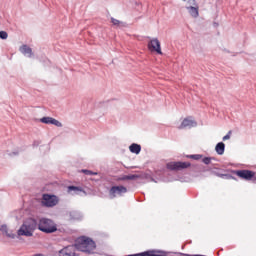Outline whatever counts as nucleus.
Segmentation results:
<instances>
[{"label": "nucleus", "instance_id": "nucleus-16", "mask_svg": "<svg viewBox=\"0 0 256 256\" xmlns=\"http://www.w3.org/2000/svg\"><path fill=\"white\" fill-rule=\"evenodd\" d=\"M64 249H65L67 255H69V256H76V254H75V246L70 245V246L64 247Z\"/></svg>", "mask_w": 256, "mask_h": 256}, {"label": "nucleus", "instance_id": "nucleus-29", "mask_svg": "<svg viewBox=\"0 0 256 256\" xmlns=\"http://www.w3.org/2000/svg\"><path fill=\"white\" fill-rule=\"evenodd\" d=\"M222 179H235V177H233L231 174H224L223 178Z\"/></svg>", "mask_w": 256, "mask_h": 256}, {"label": "nucleus", "instance_id": "nucleus-26", "mask_svg": "<svg viewBox=\"0 0 256 256\" xmlns=\"http://www.w3.org/2000/svg\"><path fill=\"white\" fill-rule=\"evenodd\" d=\"M111 23H113L114 25H122L123 26V22H121L115 18H111Z\"/></svg>", "mask_w": 256, "mask_h": 256}, {"label": "nucleus", "instance_id": "nucleus-24", "mask_svg": "<svg viewBox=\"0 0 256 256\" xmlns=\"http://www.w3.org/2000/svg\"><path fill=\"white\" fill-rule=\"evenodd\" d=\"M7 37H9V34L6 31H0V39L5 40Z\"/></svg>", "mask_w": 256, "mask_h": 256}, {"label": "nucleus", "instance_id": "nucleus-32", "mask_svg": "<svg viewBox=\"0 0 256 256\" xmlns=\"http://www.w3.org/2000/svg\"><path fill=\"white\" fill-rule=\"evenodd\" d=\"M9 155H19V152H12L11 154Z\"/></svg>", "mask_w": 256, "mask_h": 256}, {"label": "nucleus", "instance_id": "nucleus-31", "mask_svg": "<svg viewBox=\"0 0 256 256\" xmlns=\"http://www.w3.org/2000/svg\"><path fill=\"white\" fill-rule=\"evenodd\" d=\"M217 177H220L221 179H223L224 177V174H221V173H216Z\"/></svg>", "mask_w": 256, "mask_h": 256}, {"label": "nucleus", "instance_id": "nucleus-11", "mask_svg": "<svg viewBox=\"0 0 256 256\" xmlns=\"http://www.w3.org/2000/svg\"><path fill=\"white\" fill-rule=\"evenodd\" d=\"M19 51L25 57H29V58L33 57V49H31V47H29L28 45H22Z\"/></svg>", "mask_w": 256, "mask_h": 256}, {"label": "nucleus", "instance_id": "nucleus-21", "mask_svg": "<svg viewBox=\"0 0 256 256\" xmlns=\"http://www.w3.org/2000/svg\"><path fill=\"white\" fill-rule=\"evenodd\" d=\"M81 171H82V173H84V175H99L98 172H94V171L87 170V169H82Z\"/></svg>", "mask_w": 256, "mask_h": 256}, {"label": "nucleus", "instance_id": "nucleus-15", "mask_svg": "<svg viewBox=\"0 0 256 256\" xmlns=\"http://www.w3.org/2000/svg\"><path fill=\"white\" fill-rule=\"evenodd\" d=\"M72 191L74 192L75 195H79V193H81L83 189L77 186H68V193H72Z\"/></svg>", "mask_w": 256, "mask_h": 256}, {"label": "nucleus", "instance_id": "nucleus-33", "mask_svg": "<svg viewBox=\"0 0 256 256\" xmlns=\"http://www.w3.org/2000/svg\"><path fill=\"white\" fill-rule=\"evenodd\" d=\"M254 181H256V176L254 177Z\"/></svg>", "mask_w": 256, "mask_h": 256}, {"label": "nucleus", "instance_id": "nucleus-13", "mask_svg": "<svg viewBox=\"0 0 256 256\" xmlns=\"http://www.w3.org/2000/svg\"><path fill=\"white\" fill-rule=\"evenodd\" d=\"M130 152L135 153V155H139L141 153V145L137 143H133L129 146Z\"/></svg>", "mask_w": 256, "mask_h": 256}, {"label": "nucleus", "instance_id": "nucleus-17", "mask_svg": "<svg viewBox=\"0 0 256 256\" xmlns=\"http://www.w3.org/2000/svg\"><path fill=\"white\" fill-rule=\"evenodd\" d=\"M53 120V117H43L40 119L41 123H44L45 125H51V121Z\"/></svg>", "mask_w": 256, "mask_h": 256}, {"label": "nucleus", "instance_id": "nucleus-28", "mask_svg": "<svg viewBox=\"0 0 256 256\" xmlns=\"http://www.w3.org/2000/svg\"><path fill=\"white\" fill-rule=\"evenodd\" d=\"M229 139H231V131H229L227 133V135H225L223 138H222V141H229Z\"/></svg>", "mask_w": 256, "mask_h": 256}, {"label": "nucleus", "instance_id": "nucleus-27", "mask_svg": "<svg viewBox=\"0 0 256 256\" xmlns=\"http://www.w3.org/2000/svg\"><path fill=\"white\" fill-rule=\"evenodd\" d=\"M58 255H59V256H69V255L67 254V251L65 250V248L61 249V250L58 252Z\"/></svg>", "mask_w": 256, "mask_h": 256}, {"label": "nucleus", "instance_id": "nucleus-7", "mask_svg": "<svg viewBox=\"0 0 256 256\" xmlns=\"http://www.w3.org/2000/svg\"><path fill=\"white\" fill-rule=\"evenodd\" d=\"M125 193H127V187L112 186L109 191L110 199H115V197H123Z\"/></svg>", "mask_w": 256, "mask_h": 256}, {"label": "nucleus", "instance_id": "nucleus-9", "mask_svg": "<svg viewBox=\"0 0 256 256\" xmlns=\"http://www.w3.org/2000/svg\"><path fill=\"white\" fill-rule=\"evenodd\" d=\"M148 49L150 51H155L158 53V55H163V52L161 51V42H159V39L154 38L148 43Z\"/></svg>", "mask_w": 256, "mask_h": 256}, {"label": "nucleus", "instance_id": "nucleus-4", "mask_svg": "<svg viewBox=\"0 0 256 256\" xmlns=\"http://www.w3.org/2000/svg\"><path fill=\"white\" fill-rule=\"evenodd\" d=\"M167 169L170 171H183V169H188L191 167L189 162H169L166 164Z\"/></svg>", "mask_w": 256, "mask_h": 256}, {"label": "nucleus", "instance_id": "nucleus-1", "mask_svg": "<svg viewBox=\"0 0 256 256\" xmlns=\"http://www.w3.org/2000/svg\"><path fill=\"white\" fill-rule=\"evenodd\" d=\"M37 221L33 218H28L23 222L17 231L18 237H33L35 229H37Z\"/></svg>", "mask_w": 256, "mask_h": 256}, {"label": "nucleus", "instance_id": "nucleus-12", "mask_svg": "<svg viewBox=\"0 0 256 256\" xmlns=\"http://www.w3.org/2000/svg\"><path fill=\"white\" fill-rule=\"evenodd\" d=\"M215 151L217 155H223L225 153V143L218 142L215 146Z\"/></svg>", "mask_w": 256, "mask_h": 256}, {"label": "nucleus", "instance_id": "nucleus-8", "mask_svg": "<svg viewBox=\"0 0 256 256\" xmlns=\"http://www.w3.org/2000/svg\"><path fill=\"white\" fill-rule=\"evenodd\" d=\"M234 173L240 177V179H244L245 181H251L252 179H255V172L251 170H237Z\"/></svg>", "mask_w": 256, "mask_h": 256}, {"label": "nucleus", "instance_id": "nucleus-25", "mask_svg": "<svg viewBox=\"0 0 256 256\" xmlns=\"http://www.w3.org/2000/svg\"><path fill=\"white\" fill-rule=\"evenodd\" d=\"M0 231L6 235V233L9 231V228H7V225H2L0 228Z\"/></svg>", "mask_w": 256, "mask_h": 256}, {"label": "nucleus", "instance_id": "nucleus-19", "mask_svg": "<svg viewBox=\"0 0 256 256\" xmlns=\"http://www.w3.org/2000/svg\"><path fill=\"white\" fill-rule=\"evenodd\" d=\"M188 159H194V161H199V159H202L203 155L201 154H192L187 156Z\"/></svg>", "mask_w": 256, "mask_h": 256}, {"label": "nucleus", "instance_id": "nucleus-6", "mask_svg": "<svg viewBox=\"0 0 256 256\" xmlns=\"http://www.w3.org/2000/svg\"><path fill=\"white\" fill-rule=\"evenodd\" d=\"M186 5V9L190 13L191 17H199V7H197V2L195 0H183Z\"/></svg>", "mask_w": 256, "mask_h": 256}, {"label": "nucleus", "instance_id": "nucleus-22", "mask_svg": "<svg viewBox=\"0 0 256 256\" xmlns=\"http://www.w3.org/2000/svg\"><path fill=\"white\" fill-rule=\"evenodd\" d=\"M6 237H8L9 239H15V237H17V234L13 233V231H7V233L5 234Z\"/></svg>", "mask_w": 256, "mask_h": 256}, {"label": "nucleus", "instance_id": "nucleus-23", "mask_svg": "<svg viewBox=\"0 0 256 256\" xmlns=\"http://www.w3.org/2000/svg\"><path fill=\"white\" fill-rule=\"evenodd\" d=\"M213 158H211V157H204L203 159H202V162L204 163V165H211V160H212Z\"/></svg>", "mask_w": 256, "mask_h": 256}, {"label": "nucleus", "instance_id": "nucleus-20", "mask_svg": "<svg viewBox=\"0 0 256 256\" xmlns=\"http://www.w3.org/2000/svg\"><path fill=\"white\" fill-rule=\"evenodd\" d=\"M51 125H55V127H63V124L55 118H52Z\"/></svg>", "mask_w": 256, "mask_h": 256}, {"label": "nucleus", "instance_id": "nucleus-14", "mask_svg": "<svg viewBox=\"0 0 256 256\" xmlns=\"http://www.w3.org/2000/svg\"><path fill=\"white\" fill-rule=\"evenodd\" d=\"M135 179H139V175L130 174V175H124L120 177V181H135Z\"/></svg>", "mask_w": 256, "mask_h": 256}, {"label": "nucleus", "instance_id": "nucleus-18", "mask_svg": "<svg viewBox=\"0 0 256 256\" xmlns=\"http://www.w3.org/2000/svg\"><path fill=\"white\" fill-rule=\"evenodd\" d=\"M70 217H72V219L79 220L82 216L81 213H79L78 211H73L70 213Z\"/></svg>", "mask_w": 256, "mask_h": 256}, {"label": "nucleus", "instance_id": "nucleus-3", "mask_svg": "<svg viewBox=\"0 0 256 256\" xmlns=\"http://www.w3.org/2000/svg\"><path fill=\"white\" fill-rule=\"evenodd\" d=\"M76 247L80 249V251H84L85 253H89V251H93L95 249V241L87 236H81L78 238Z\"/></svg>", "mask_w": 256, "mask_h": 256}, {"label": "nucleus", "instance_id": "nucleus-10", "mask_svg": "<svg viewBox=\"0 0 256 256\" xmlns=\"http://www.w3.org/2000/svg\"><path fill=\"white\" fill-rule=\"evenodd\" d=\"M192 127H197V122L191 118H185L180 126V129H191Z\"/></svg>", "mask_w": 256, "mask_h": 256}, {"label": "nucleus", "instance_id": "nucleus-30", "mask_svg": "<svg viewBox=\"0 0 256 256\" xmlns=\"http://www.w3.org/2000/svg\"><path fill=\"white\" fill-rule=\"evenodd\" d=\"M39 145H41V141L35 140V141L33 142V147H39Z\"/></svg>", "mask_w": 256, "mask_h": 256}, {"label": "nucleus", "instance_id": "nucleus-5", "mask_svg": "<svg viewBox=\"0 0 256 256\" xmlns=\"http://www.w3.org/2000/svg\"><path fill=\"white\" fill-rule=\"evenodd\" d=\"M59 203V198L56 195L43 194L42 204L44 207H55Z\"/></svg>", "mask_w": 256, "mask_h": 256}, {"label": "nucleus", "instance_id": "nucleus-2", "mask_svg": "<svg viewBox=\"0 0 256 256\" xmlns=\"http://www.w3.org/2000/svg\"><path fill=\"white\" fill-rule=\"evenodd\" d=\"M38 229L42 231V233H55L57 231V224L49 218H41L38 223Z\"/></svg>", "mask_w": 256, "mask_h": 256}]
</instances>
